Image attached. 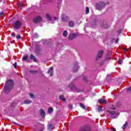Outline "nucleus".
Listing matches in <instances>:
<instances>
[{"instance_id":"obj_1","label":"nucleus","mask_w":131,"mask_h":131,"mask_svg":"<svg viewBox=\"0 0 131 131\" xmlns=\"http://www.w3.org/2000/svg\"><path fill=\"white\" fill-rule=\"evenodd\" d=\"M13 85H14V82L11 79L6 82L4 88L5 94H9L11 92V90L13 89Z\"/></svg>"},{"instance_id":"obj_2","label":"nucleus","mask_w":131,"mask_h":131,"mask_svg":"<svg viewBox=\"0 0 131 131\" xmlns=\"http://www.w3.org/2000/svg\"><path fill=\"white\" fill-rule=\"evenodd\" d=\"M22 26V22L19 20L15 21L13 23V28L14 29H19Z\"/></svg>"},{"instance_id":"obj_3","label":"nucleus","mask_w":131,"mask_h":131,"mask_svg":"<svg viewBox=\"0 0 131 131\" xmlns=\"http://www.w3.org/2000/svg\"><path fill=\"white\" fill-rule=\"evenodd\" d=\"M105 6H106V4H105L104 2H99V3L96 4V9L97 10L100 11V10L105 8Z\"/></svg>"},{"instance_id":"obj_4","label":"nucleus","mask_w":131,"mask_h":131,"mask_svg":"<svg viewBox=\"0 0 131 131\" xmlns=\"http://www.w3.org/2000/svg\"><path fill=\"white\" fill-rule=\"evenodd\" d=\"M69 87L70 88V89H71V90H72L73 92H77V93H79L80 92L79 90L77 89L75 84H74V83L70 84L69 85Z\"/></svg>"},{"instance_id":"obj_5","label":"nucleus","mask_w":131,"mask_h":131,"mask_svg":"<svg viewBox=\"0 0 131 131\" xmlns=\"http://www.w3.org/2000/svg\"><path fill=\"white\" fill-rule=\"evenodd\" d=\"M104 54V51L103 50H100L96 56V61H98V60L101 59L102 57H103V54Z\"/></svg>"},{"instance_id":"obj_6","label":"nucleus","mask_w":131,"mask_h":131,"mask_svg":"<svg viewBox=\"0 0 131 131\" xmlns=\"http://www.w3.org/2000/svg\"><path fill=\"white\" fill-rule=\"evenodd\" d=\"M79 131H91V128L88 125H83L80 127Z\"/></svg>"},{"instance_id":"obj_7","label":"nucleus","mask_w":131,"mask_h":131,"mask_svg":"<svg viewBox=\"0 0 131 131\" xmlns=\"http://www.w3.org/2000/svg\"><path fill=\"white\" fill-rule=\"evenodd\" d=\"M42 20V19L40 16L36 17L33 19V21L34 23H35V24H37V23H40Z\"/></svg>"},{"instance_id":"obj_8","label":"nucleus","mask_w":131,"mask_h":131,"mask_svg":"<svg viewBox=\"0 0 131 131\" xmlns=\"http://www.w3.org/2000/svg\"><path fill=\"white\" fill-rule=\"evenodd\" d=\"M61 19L62 21H63L64 22H68V21H69V17L65 14L61 15Z\"/></svg>"},{"instance_id":"obj_9","label":"nucleus","mask_w":131,"mask_h":131,"mask_svg":"<svg viewBox=\"0 0 131 131\" xmlns=\"http://www.w3.org/2000/svg\"><path fill=\"white\" fill-rule=\"evenodd\" d=\"M79 69V66H78V63L76 62L75 64L74 67L73 68V72L75 73V72H77L78 71V70Z\"/></svg>"},{"instance_id":"obj_10","label":"nucleus","mask_w":131,"mask_h":131,"mask_svg":"<svg viewBox=\"0 0 131 131\" xmlns=\"http://www.w3.org/2000/svg\"><path fill=\"white\" fill-rule=\"evenodd\" d=\"M77 36V35H76V34L75 33L70 34L68 37V38L69 40H72V39H74Z\"/></svg>"},{"instance_id":"obj_11","label":"nucleus","mask_w":131,"mask_h":131,"mask_svg":"<svg viewBox=\"0 0 131 131\" xmlns=\"http://www.w3.org/2000/svg\"><path fill=\"white\" fill-rule=\"evenodd\" d=\"M47 18L48 19V20H52L53 21H56V20H58V18L57 17H51V15L50 14H47Z\"/></svg>"},{"instance_id":"obj_12","label":"nucleus","mask_w":131,"mask_h":131,"mask_svg":"<svg viewBox=\"0 0 131 131\" xmlns=\"http://www.w3.org/2000/svg\"><path fill=\"white\" fill-rule=\"evenodd\" d=\"M40 114L42 118H45V117H46V112H45V110L43 109H41L40 110Z\"/></svg>"},{"instance_id":"obj_13","label":"nucleus","mask_w":131,"mask_h":131,"mask_svg":"<svg viewBox=\"0 0 131 131\" xmlns=\"http://www.w3.org/2000/svg\"><path fill=\"white\" fill-rule=\"evenodd\" d=\"M54 68L51 67L50 68L49 70H48V73L50 75V76H53V70Z\"/></svg>"},{"instance_id":"obj_14","label":"nucleus","mask_w":131,"mask_h":131,"mask_svg":"<svg viewBox=\"0 0 131 131\" xmlns=\"http://www.w3.org/2000/svg\"><path fill=\"white\" fill-rule=\"evenodd\" d=\"M30 59L31 60H34V62H37V61H36V57L34 55H33V54H31L30 55Z\"/></svg>"},{"instance_id":"obj_15","label":"nucleus","mask_w":131,"mask_h":131,"mask_svg":"<svg viewBox=\"0 0 131 131\" xmlns=\"http://www.w3.org/2000/svg\"><path fill=\"white\" fill-rule=\"evenodd\" d=\"M98 102L100 104H101V103H103V104H107V100L105 99H99Z\"/></svg>"},{"instance_id":"obj_16","label":"nucleus","mask_w":131,"mask_h":131,"mask_svg":"<svg viewBox=\"0 0 131 131\" xmlns=\"http://www.w3.org/2000/svg\"><path fill=\"white\" fill-rule=\"evenodd\" d=\"M54 127L52 124H48V130H53Z\"/></svg>"},{"instance_id":"obj_17","label":"nucleus","mask_w":131,"mask_h":131,"mask_svg":"<svg viewBox=\"0 0 131 131\" xmlns=\"http://www.w3.org/2000/svg\"><path fill=\"white\" fill-rule=\"evenodd\" d=\"M101 27H102V28H105L106 29H107V28H108V27H109V26H108L107 24H101L100 25Z\"/></svg>"},{"instance_id":"obj_18","label":"nucleus","mask_w":131,"mask_h":131,"mask_svg":"<svg viewBox=\"0 0 131 131\" xmlns=\"http://www.w3.org/2000/svg\"><path fill=\"white\" fill-rule=\"evenodd\" d=\"M18 7L19 10H21L22 8L24 7V5L22 3H19L18 4Z\"/></svg>"},{"instance_id":"obj_19","label":"nucleus","mask_w":131,"mask_h":131,"mask_svg":"<svg viewBox=\"0 0 131 131\" xmlns=\"http://www.w3.org/2000/svg\"><path fill=\"white\" fill-rule=\"evenodd\" d=\"M69 26L70 27H73L74 26V22L73 21H70L69 23Z\"/></svg>"},{"instance_id":"obj_20","label":"nucleus","mask_w":131,"mask_h":131,"mask_svg":"<svg viewBox=\"0 0 131 131\" xmlns=\"http://www.w3.org/2000/svg\"><path fill=\"white\" fill-rule=\"evenodd\" d=\"M40 52H41V50L40 48H36V53L37 55H39V54H40Z\"/></svg>"},{"instance_id":"obj_21","label":"nucleus","mask_w":131,"mask_h":131,"mask_svg":"<svg viewBox=\"0 0 131 131\" xmlns=\"http://www.w3.org/2000/svg\"><path fill=\"white\" fill-rule=\"evenodd\" d=\"M128 125V123H127V122H125V124L122 127V128L123 129H124L126 128V127H127Z\"/></svg>"},{"instance_id":"obj_22","label":"nucleus","mask_w":131,"mask_h":131,"mask_svg":"<svg viewBox=\"0 0 131 131\" xmlns=\"http://www.w3.org/2000/svg\"><path fill=\"white\" fill-rule=\"evenodd\" d=\"M28 55H26L23 56V61H26L27 59H28Z\"/></svg>"},{"instance_id":"obj_23","label":"nucleus","mask_w":131,"mask_h":131,"mask_svg":"<svg viewBox=\"0 0 131 131\" xmlns=\"http://www.w3.org/2000/svg\"><path fill=\"white\" fill-rule=\"evenodd\" d=\"M63 35L64 37H67V35H68V32H67V31H63Z\"/></svg>"},{"instance_id":"obj_24","label":"nucleus","mask_w":131,"mask_h":131,"mask_svg":"<svg viewBox=\"0 0 131 131\" xmlns=\"http://www.w3.org/2000/svg\"><path fill=\"white\" fill-rule=\"evenodd\" d=\"M32 102V101H31V100H26L24 101V103L27 104H30Z\"/></svg>"},{"instance_id":"obj_25","label":"nucleus","mask_w":131,"mask_h":131,"mask_svg":"<svg viewBox=\"0 0 131 131\" xmlns=\"http://www.w3.org/2000/svg\"><path fill=\"white\" fill-rule=\"evenodd\" d=\"M60 100H61V101H66V99L64 98V96L61 95L59 96Z\"/></svg>"},{"instance_id":"obj_26","label":"nucleus","mask_w":131,"mask_h":131,"mask_svg":"<svg viewBox=\"0 0 131 131\" xmlns=\"http://www.w3.org/2000/svg\"><path fill=\"white\" fill-rule=\"evenodd\" d=\"M43 125V128H42V129H41L39 130H36V128H37L36 126H35L34 128V131H43V129H45V127H44L45 125Z\"/></svg>"},{"instance_id":"obj_27","label":"nucleus","mask_w":131,"mask_h":131,"mask_svg":"<svg viewBox=\"0 0 131 131\" xmlns=\"http://www.w3.org/2000/svg\"><path fill=\"white\" fill-rule=\"evenodd\" d=\"M53 111H54V108H53V107H50L48 109V113H52Z\"/></svg>"},{"instance_id":"obj_28","label":"nucleus","mask_w":131,"mask_h":131,"mask_svg":"<svg viewBox=\"0 0 131 131\" xmlns=\"http://www.w3.org/2000/svg\"><path fill=\"white\" fill-rule=\"evenodd\" d=\"M107 112L111 114V115H114L115 114V111H107Z\"/></svg>"},{"instance_id":"obj_29","label":"nucleus","mask_w":131,"mask_h":131,"mask_svg":"<svg viewBox=\"0 0 131 131\" xmlns=\"http://www.w3.org/2000/svg\"><path fill=\"white\" fill-rule=\"evenodd\" d=\"M102 108H103V107H102V106H99V107L98 108V109H97L98 112H101L103 111V110H102Z\"/></svg>"},{"instance_id":"obj_30","label":"nucleus","mask_w":131,"mask_h":131,"mask_svg":"<svg viewBox=\"0 0 131 131\" xmlns=\"http://www.w3.org/2000/svg\"><path fill=\"white\" fill-rule=\"evenodd\" d=\"M29 95L30 98H31V99L34 98V95L33 94V93H30Z\"/></svg>"},{"instance_id":"obj_31","label":"nucleus","mask_w":131,"mask_h":131,"mask_svg":"<svg viewBox=\"0 0 131 131\" xmlns=\"http://www.w3.org/2000/svg\"><path fill=\"white\" fill-rule=\"evenodd\" d=\"M80 106L83 109L85 110V106H84V105L82 103H80Z\"/></svg>"},{"instance_id":"obj_32","label":"nucleus","mask_w":131,"mask_h":131,"mask_svg":"<svg viewBox=\"0 0 131 131\" xmlns=\"http://www.w3.org/2000/svg\"><path fill=\"white\" fill-rule=\"evenodd\" d=\"M90 13V8L87 7H86V14H89Z\"/></svg>"},{"instance_id":"obj_33","label":"nucleus","mask_w":131,"mask_h":131,"mask_svg":"<svg viewBox=\"0 0 131 131\" xmlns=\"http://www.w3.org/2000/svg\"><path fill=\"white\" fill-rule=\"evenodd\" d=\"M37 72H38V71H34V70H31L30 71V73H37Z\"/></svg>"},{"instance_id":"obj_34","label":"nucleus","mask_w":131,"mask_h":131,"mask_svg":"<svg viewBox=\"0 0 131 131\" xmlns=\"http://www.w3.org/2000/svg\"><path fill=\"white\" fill-rule=\"evenodd\" d=\"M16 38L17 39H21V36L20 35H18L16 36Z\"/></svg>"},{"instance_id":"obj_35","label":"nucleus","mask_w":131,"mask_h":131,"mask_svg":"<svg viewBox=\"0 0 131 131\" xmlns=\"http://www.w3.org/2000/svg\"><path fill=\"white\" fill-rule=\"evenodd\" d=\"M118 63L120 65H121V63H122V60L121 59H119V61H118Z\"/></svg>"},{"instance_id":"obj_36","label":"nucleus","mask_w":131,"mask_h":131,"mask_svg":"<svg viewBox=\"0 0 131 131\" xmlns=\"http://www.w3.org/2000/svg\"><path fill=\"white\" fill-rule=\"evenodd\" d=\"M72 108H73V105L72 104H69V108L72 109Z\"/></svg>"},{"instance_id":"obj_37","label":"nucleus","mask_w":131,"mask_h":131,"mask_svg":"<svg viewBox=\"0 0 131 131\" xmlns=\"http://www.w3.org/2000/svg\"><path fill=\"white\" fill-rule=\"evenodd\" d=\"M14 68H17V62H15L14 64Z\"/></svg>"},{"instance_id":"obj_38","label":"nucleus","mask_w":131,"mask_h":131,"mask_svg":"<svg viewBox=\"0 0 131 131\" xmlns=\"http://www.w3.org/2000/svg\"><path fill=\"white\" fill-rule=\"evenodd\" d=\"M109 59H110V57L109 56H106V57L105 58V60H109Z\"/></svg>"},{"instance_id":"obj_39","label":"nucleus","mask_w":131,"mask_h":131,"mask_svg":"<svg viewBox=\"0 0 131 131\" xmlns=\"http://www.w3.org/2000/svg\"><path fill=\"white\" fill-rule=\"evenodd\" d=\"M112 130H113V131H116V129L115 128H114V127H112Z\"/></svg>"},{"instance_id":"obj_40","label":"nucleus","mask_w":131,"mask_h":131,"mask_svg":"<svg viewBox=\"0 0 131 131\" xmlns=\"http://www.w3.org/2000/svg\"><path fill=\"white\" fill-rule=\"evenodd\" d=\"M4 15V12H0V16H3Z\"/></svg>"},{"instance_id":"obj_41","label":"nucleus","mask_w":131,"mask_h":131,"mask_svg":"<svg viewBox=\"0 0 131 131\" xmlns=\"http://www.w3.org/2000/svg\"><path fill=\"white\" fill-rule=\"evenodd\" d=\"M112 109L113 110H115V107H114V105H112Z\"/></svg>"},{"instance_id":"obj_42","label":"nucleus","mask_w":131,"mask_h":131,"mask_svg":"<svg viewBox=\"0 0 131 131\" xmlns=\"http://www.w3.org/2000/svg\"><path fill=\"white\" fill-rule=\"evenodd\" d=\"M11 36H12L13 37H15V35L13 34V33H11Z\"/></svg>"},{"instance_id":"obj_43","label":"nucleus","mask_w":131,"mask_h":131,"mask_svg":"<svg viewBox=\"0 0 131 131\" xmlns=\"http://www.w3.org/2000/svg\"><path fill=\"white\" fill-rule=\"evenodd\" d=\"M128 50V49H124V50L125 52H127V50Z\"/></svg>"},{"instance_id":"obj_44","label":"nucleus","mask_w":131,"mask_h":131,"mask_svg":"<svg viewBox=\"0 0 131 131\" xmlns=\"http://www.w3.org/2000/svg\"><path fill=\"white\" fill-rule=\"evenodd\" d=\"M118 40H119V39H117L116 40V43H118Z\"/></svg>"},{"instance_id":"obj_45","label":"nucleus","mask_w":131,"mask_h":131,"mask_svg":"<svg viewBox=\"0 0 131 131\" xmlns=\"http://www.w3.org/2000/svg\"><path fill=\"white\" fill-rule=\"evenodd\" d=\"M13 123L14 124H16V122H13Z\"/></svg>"},{"instance_id":"obj_46","label":"nucleus","mask_w":131,"mask_h":131,"mask_svg":"<svg viewBox=\"0 0 131 131\" xmlns=\"http://www.w3.org/2000/svg\"><path fill=\"white\" fill-rule=\"evenodd\" d=\"M3 0H0V3L2 2Z\"/></svg>"},{"instance_id":"obj_47","label":"nucleus","mask_w":131,"mask_h":131,"mask_svg":"<svg viewBox=\"0 0 131 131\" xmlns=\"http://www.w3.org/2000/svg\"><path fill=\"white\" fill-rule=\"evenodd\" d=\"M52 24H53V23H55V21H53V22H52Z\"/></svg>"},{"instance_id":"obj_48","label":"nucleus","mask_w":131,"mask_h":131,"mask_svg":"<svg viewBox=\"0 0 131 131\" xmlns=\"http://www.w3.org/2000/svg\"><path fill=\"white\" fill-rule=\"evenodd\" d=\"M38 124H40V123H38Z\"/></svg>"},{"instance_id":"obj_49","label":"nucleus","mask_w":131,"mask_h":131,"mask_svg":"<svg viewBox=\"0 0 131 131\" xmlns=\"http://www.w3.org/2000/svg\"><path fill=\"white\" fill-rule=\"evenodd\" d=\"M17 125H20V124H17Z\"/></svg>"},{"instance_id":"obj_50","label":"nucleus","mask_w":131,"mask_h":131,"mask_svg":"<svg viewBox=\"0 0 131 131\" xmlns=\"http://www.w3.org/2000/svg\"><path fill=\"white\" fill-rule=\"evenodd\" d=\"M118 104H119V102H118Z\"/></svg>"},{"instance_id":"obj_51","label":"nucleus","mask_w":131,"mask_h":131,"mask_svg":"<svg viewBox=\"0 0 131 131\" xmlns=\"http://www.w3.org/2000/svg\"><path fill=\"white\" fill-rule=\"evenodd\" d=\"M130 50H131V48H130Z\"/></svg>"}]
</instances>
